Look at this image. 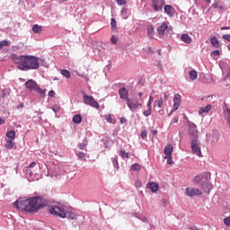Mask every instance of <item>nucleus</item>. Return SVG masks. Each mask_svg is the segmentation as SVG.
<instances>
[{
	"instance_id": "f257e3e1",
	"label": "nucleus",
	"mask_w": 230,
	"mask_h": 230,
	"mask_svg": "<svg viewBox=\"0 0 230 230\" xmlns=\"http://www.w3.org/2000/svg\"><path fill=\"white\" fill-rule=\"evenodd\" d=\"M13 208L19 211H28V213H37L41 208L46 206L44 198L31 197L30 199H19L13 203Z\"/></svg>"
},
{
	"instance_id": "f03ea898",
	"label": "nucleus",
	"mask_w": 230,
	"mask_h": 230,
	"mask_svg": "<svg viewBox=\"0 0 230 230\" xmlns=\"http://www.w3.org/2000/svg\"><path fill=\"white\" fill-rule=\"evenodd\" d=\"M48 211L50 213V215H54V217H58L59 218L76 220V215L73 208L61 203L49 206Z\"/></svg>"
},
{
	"instance_id": "7ed1b4c3",
	"label": "nucleus",
	"mask_w": 230,
	"mask_h": 230,
	"mask_svg": "<svg viewBox=\"0 0 230 230\" xmlns=\"http://www.w3.org/2000/svg\"><path fill=\"white\" fill-rule=\"evenodd\" d=\"M11 58L14 64L17 65L18 69L21 71H26V67L28 66V55L23 56V55H16L13 54L11 56Z\"/></svg>"
},
{
	"instance_id": "20e7f679",
	"label": "nucleus",
	"mask_w": 230,
	"mask_h": 230,
	"mask_svg": "<svg viewBox=\"0 0 230 230\" xmlns=\"http://www.w3.org/2000/svg\"><path fill=\"white\" fill-rule=\"evenodd\" d=\"M26 89H29V91H35L38 93V94H40V96H46V89L40 88L37 82H35L33 79H30L25 83Z\"/></svg>"
},
{
	"instance_id": "39448f33",
	"label": "nucleus",
	"mask_w": 230,
	"mask_h": 230,
	"mask_svg": "<svg viewBox=\"0 0 230 230\" xmlns=\"http://www.w3.org/2000/svg\"><path fill=\"white\" fill-rule=\"evenodd\" d=\"M40 62H42V59L35 56H28L26 71L39 69L40 67Z\"/></svg>"
},
{
	"instance_id": "423d86ee",
	"label": "nucleus",
	"mask_w": 230,
	"mask_h": 230,
	"mask_svg": "<svg viewBox=\"0 0 230 230\" xmlns=\"http://www.w3.org/2000/svg\"><path fill=\"white\" fill-rule=\"evenodd\" d=\"M190 146L192 153L195 154V155H198V157H202V151L200 150V141H199V138L197 137H194V138L192 139Z\"/></svg>"
},
{
	"instance_id": "0eeeda50",
	"label": "nucleus",
	"mask_w": 230,
	"mask_h": 230,
	"mask_svg": "<svg viewBox=\"0 0 230 230\" xmlns=\"http://www.w3.org/2000/svg\"><path fill=\"white\" fill-rule=\"evenodd\" d=\"M83 100L85 105H90V107H93L94 109H99L100 107L98 102H96L93 96L87 95L85 93H83Z\"/></svg>"
},
{
	"instance_id": "6e6552de",
	"label": "nucleus",
	"mask_w": 230,
	"mask_h": 230,
	"mask_svg": "<svg viewBox=\"0 0 230 230\" xmlns=\"http://www.w3.org/2000/svg\"><path fill=\"white\" fill-rule=\"evenodd\" d=\"M127 106L128 107L129 111L131 112H136L139 107H141L142 103L139 102V99H128L127 101Z\"/></svg>"
},
{
	"instance_id": "1a4fd4ad",
	"label": "nucleus",
	"mask_w": 230,
	"mask_h": 230,
	"mask_svg": "<svg viewBox=\"0 0 230 230\" xmlns=\"http://www.w3.org/2000/svg\"><path fill=\"white\" fill-rule=\"evenodd\" d=\"M204 179L206 181H209L211 179V173L205 172L200 174H198L193 178L192 181L194 182V184H200V182H202Z\"/></svg>"
},
{
	"instance_id": "9d476101",
	"label": "nucleus",
	"mask_w": 230,
	"mask_h": 230,
	"mask_svg": "<svg viewBox=\"0 0 230 230\" xmlns=\"http://www.w3.org/2000/svg\"><path fill=\"white\" fill-rule=\"evenodd\" d=\"M166 4L164 0H153L152 2V8L155 12H163V6Z\"/></svg>"
},
{
	"instance_id": "9b49d317",
	"label": "nucleus",
	"mask_w": 230,
	"mask_h": 230,
	"mask_svg": "<svg viewBox=\"0 0 230 230\" xmlns=\"http://www.w3.org/2000/svg\"><path fill=\"white\" fill-rule=\"evenodd\" d=\"M219 139H220V134H218V132L217 131H214L212 135H209L208 137H207V141L211 143V145H217Z\"/></svg>"
},
{
	"instance_id": "f8f14e48",
	"label": "nucleus",
	"mask_w": 230,
	"mask_h": 230,
	"mask_svg": "<svg viewBox=\"0 0 230 230\" xmlns=\"http://www.w3.org/2000/svg\"><path fill=\"white\" fill-rule=\"evenodd\" d=\"M119 96L120 100H123L124 102H127L130 99V97H128V90H127L125 87H120L119 89Z\"/></svg>"
},
{
	"instance_id": "ddd939ff",
	"label": "nucleus",
	"mask_w": 230,
	"mask_h": 230,
	"mask_svg": "<svg viewBox=\"0 0 230 230\" xmlns=\"http://www.w3.org/2000/svg\"><path fill=\"white\" fill-rule=\"evenodd\" d=\"M186 195L188 197H195V195H202V191L199 189H193V188H187L185 190Z\"/></svg>"
},
{
	"instance_id": "4468645a",
	"label": "nucleus",
	"mask_w": 230,
	"mask_h": 230,
	"mask_svg": "<svg viewBox=\"0 0 230 230\" xmlns=\"http://www.w3.org/2000/svg\"><path fill=\"white\" fill-rule=\"evenodd\" d=\"M164 13H166V15H168L169 17H173V15H175V9L170 4L165 5L164 7Z\"/></svg>"
},
{
	"instance_id": "2eb2a0df",
	"label": "nucleus",
	"mask_w": 230,
	"mask_h": 230,
	"mask_svg": "<svg viewBox=\"0 0 230 230\" xmlns=\"http://www.w3.org/2000/svg\"><path fill=\"white\" fill-rule=\"evenodd\" d=\"M168 30V22H164L157 27L158 35H164V32Z\"/></svg>"
},
{
	"instance_id": "dca6fc26",
	"label": "nucleus",
	"mask_w": 230,
	"mask_h": 230,
	"mask_svg": "<svg viewBox=\"0 0 230 230\" xmlns=\"http://www.w3.org/2000/svg\"><path fill=\"white\" fill-rule=\"evenodd\" d=\"M146 188H148V190H151V191L153 193H155L158 190H159V184L152 181V182H148L146 184Z\"/></svg>"
},
{
	"instance_id": "f3484780",
	"label": "nucleus",
	"mask_w": 230,
	"mask_h": 230,
	"mask_svg": "<svg viewBox=\"0 0 230 230\" xmlns=\"http://www.w3.org/2000/svg\"><path fill=\"white\" fill-rule=\"evenodd\" d=\"M201 188L205 191V193H209L212 190V185L209 181H203L201 183Z\"/></svg>"
},
{
	"instance_id": "a211bd4d",
	"label": "nucleus",
	"mask_w": 230,
	"mask_h": 230,
	"mask_svg": "<svg viewBox=\"0 0 230 230\" xmlns=\"http://www.w3.org/2000/svg\"><path fill=\"white\" fill-rule=\"evenodd\" d=\"M225 107H226V109L224 110V116H225V119H226L228 127L230 128V109L227 108V103H226V102H225Z\"/></svg>"
},
{
	"instance_id": "6ab92c4d",
	"label": "nucleus",
	"mask_w": 230,
	"mask_h": 230,
	"mask_svg": "<svg viewBox=\"0 0 230 230\" xmlns=\"http://www.w3.org/2000/svg\"><path fill=\"white\" fill-rule=\"evenodd\" d=\"M172 153H173V146L172 145H167L164 150V154L165 157L172 156Z\"/></svg>"
},
{
	"instance_id": "aec40b11",
	"label": "nucleus",
	"mask_w": 230,
	"mask_h": 230,
	"mask_svg": "<svg viewBox=\"0 0 230 230\" xmlns=\"http://www.w3.org/2000/svg\"><path fill=\"white\" fill-rule=\"evenodd\" d=\"M35 166H37V163L35 162L31 163L29 167H27L25 170L26 175H29V177H31V175H33V171H31V168H35Z\"/></svg>"
},
{
	"instance_id": "412c9836",
	"label": "nucleus",
	"mask_w": 230,
	"mask_h": 230,
	"mask_svg": "<svg viewBox=\"0 0 230 230\" xmlns=\"http://www.w3.org/2000/svg\"><path fill=\"white\" fill-rule=\"evenodd\" d=\"M211 107H212L211 104H208L207 106L200 108L199 111V115L208 114V112L211 111Z\"/></svg>"
},
{
	"instance_id": "4be33fe9",
	"label": "nucleus",
	"mask_w": 230,
	"mask_h": 230,
	"mask_svg": "<svg viewBox=\"0 0 230 230\" xmlns=\"http://www.w3.org/2000/svg\"><path fill=\"white\" fill-rule=\"evenodd\" d=\"M181 40L182 42H185V44H191V41H192L191 37H190L189 34H182L181 36Z\"/></svg>"
},
{
	"instance_id": "5701e85b",
	"label": "nucleus",
	"mask_w": 230,
	"mask_h": 230,
	"mask_svg": "<svg viewBox=\"0 0 230 230\" xmlns=\"http://www.w3.org/2000/svg\"><path fill=\"white\" fill-rule=\"evenodd\" d=\"M120 15L124 19H128V8H127V6L121 8Z\"/></svg>"
},
{
	"instance_id": "b1692460",
	"label": "nucleus",
	"mask_w": 230,
	"mask_h": 230,
	"mask_svg": "<svg viewBox=\"0 0 230 230\" xmlns=\"http://www.w3.org/2000/svg\"><path fill=\"white\" fill-rule=\"evenodd\" d=\"M189 132L190 134H191V136H194V137H196L195 136H197V125L190 124L189 128Z\"/></svg>"
},
{
	"instance_id": "393cba45",
	"label": "nucleus",
	"mask_w": 230,
	"mask_h": 230,
	"mask_svg": "<svg viewBox=\"0 0 230 230\" xmlns=\"http://www.w3.org/2000/svg\"><path fill=\"white\" fill-rule=\"evenodd\" d=\"M73 123H75V125H80L82 123V115L75 114L72 119Z\"/></svg>"
},
{
	"instance_id": "a878e982",
	"label": "nucleus",
	"mask_w": 230,
	"mask_h": 230,
	"mask_svg": "<svg viewBox=\"0 0 230 230\" xmlns=\"http://www.w3.org/2000/svg\"><path fill=\"white\" fill-rule=\"evenodd\" d=\"M210 43L212 44V46H214V48H220L218 39H217V37L215 36L210 39Z\"/></svg>"
},
{
	"instance_id": "bb28decb",
	"label": "nucleus",
	"mask_w": 230,
	"mask_h": 230,
	"mask_svg": "<svg viewBox=\"0 0 230 230\" xmlns=\"http://www.w3.org/2000/svg\"><path fill=\"white\" fill-rule=\"evenodd\" d=\"M147 37L149 39H154V26H147Z\"/></svg>"
},
{
	"instance_id": "cd10ccee",
	"label": "nucleus",
	"mask_w": 230,
	"mask_h": 230,
	"mask_svg": "<svg viewBox=\"0 0 230 230\" xmlns=\"http://www.w3.org/2000/svg\"><path fill=\"white\" fill-rule=\"evenodd\" d=\"M32 31H33V33H40L42 31V26H40L39 24L33 25Z\"/></svg>"
},
{
	"instance_id": "c85d7f7f",
	"label": "nucleus",
	"mask_w": 230,
	"mask_h": 230,
	"mask_svg": "<svg viewBox=\"0 0 230 230\" xmlns=\"http://www.w3.org/2000/svg\"><path fill=\"white\" fill-rule=\"evenodd\" d=\"M189 76H190V80H197V76H198V75H197V71L196 70H190V72H189Z\"/></svg>"
},
{
	"instance_id": "c756f323",
	"label": "nucleus",
	"mask_w": 230,
	"mask_h": 230,
	"mask_svg": "<svg viewBox=\"0 0 230 230\" xmlns=\"http://www.w3.org/2000/svg\"><path fill=\"white\" fill-rule=\"evenodd\" d=\"M163 103H164V101H163V98H161L160 100L155 101L154 105H155V107H157L158 109H162Z\"/></svg>"
},
{
	"instance_id": "7c9ffc66",
	"label": "nucleus",
	"mask_w": 230,
	"mask_h": 230,
	"mask_svg": "<svg viewBox=\"0 0 230 230\" xmlns=\"http://www.w3.org/2000/svg\"><path fill=\"white\" fill-rule=\"evenodd\" d=\"M60 73L65 78H71V73L67 69H62Z\"/></svg>"
},
{
	"instance_id": "2f4dec72",
	"label": "nucleus",
	"mask_w": 230,
	"mask_h": 230,
	"mask_svg": "<svg viewBox=\"0 0 230 230\" xmlns=\"http://www.w3.org/2000/svg\"><path fill=\"white\" fill-rule=\"evenodd\" d=\"M6 137H9V139L13 140L15 139V131H7L6 132Z\"/></svg>"
},
{
	"instance_id": "473e14b6",
	"label": "nucleus",
	"mask_w": 230,
	"mask_h": 230,
	"mask_svg": "<svg viewBox=\"0 0 230 230\" xmlns=\"http://www.w3.org/2000/svg\"><path fill=\"white\" fill-rule=\"evenodd\" d=\"M5 148H8V150H12V148H13V142L10 139H7L5 143Z\"/></svg>"
},
{
	"instance_id": "72a5a7b5",
	"label": "nucleus",
	"mask_w": 230,
	"mask_h": 230,
	"mask_svg": "<svg viewBox=\"0 0 230 230\" xmlns=\"http://www.w3.org/2000/svg\"><path fill=\"white\" fill-rule=\"evenodd\" d=\"M10 44H12V42L10 40L0 41V49H3V48H4V46H10Z\"/></svg>"
},
{
	"instance_id": "f704fd0d",
	"label": "nucleus",
	"mask_w": 230,
	"mask_h": 230,
	"mask_svg": "<svg viewBox=\"0 0 230 230\" xmlns=\"http://www.w3.org/2000/svg\"><path fill=\"white\" fill-rule=\"evenodd\" d=\"M131 170H133V172H139L141 165H139V164H134L131 165Z\"/></svg>"
},
{
	"instance_id": "c9c22d12",
	"label": "nucleus",
	"mask_w": 230,
	"mask_h": 230,
	"mask_svg": "<svg viewBox=\"0 0 230 230\" xmlns=\"http://www.w3.org/2000/svg\"><path fill=\"white\" fill-rule=\"evenodd\" d=\"M77 157L81 161H84V162L87 161V159L85 158V154H84V152L77 153Z\"/></svg>"
},
{
	"instance_id": "e433bc0d",
	"label": "nucleus",
	"mask_w": 230,
	"mask_h": 230,
	"mask_svg": "<svg viewBox=\"0 0 230 230\" xmlns=\"http://www.w3.org/2000/svg\"><path fill=\"white\" fill-rule=\"evenodd\" d=\"M111 30L112 31H116V19L111 18Z\"/></svg>"
},
{
	"instance_id": "4c0bfd02",
	"label": "nucleus",
	"mask_w": 230,
	"mask_h": 230,
	"mask_svg": "<svg viewBox=\"0 0 230 230\" xmlns=\"http://www.w3.org/2000/svg\"><path fill=\"white\" fill-rule=\"evenodd\" d=\"M111 163H112L114 168H119V164L118 163V158L112 157Z\"/></svg>"
},
{
	"instance_id": "58836bf2",
	"label": "nucleus",
	"mask_w": 230,
	"mask_h": 230,
	"mask_svg": "<svg viewBox=\"0 0 230 230\" xmlns=\"http://www.w3.org/2000/svg\"><path fill=\"white\" fill-rule=\"evenodd\" d=\"M143 115L146 116V118H148V116L152 115V108H148L147 110L144 111Z\"/></svg>"
},
{
	"instance_id": "ea45409f",
	"label": "nucleus",
	"mask_w": 230,
	"mask_h": 230,
	"mask_svg": "<svg viewBox=\"0 0 230 230\" xmlns=\"http://www.w3.org/2000/svg\"><path fill=\"white\" fill-rule=\"evenodd\" d=\"M173 103H177L181 105V95L176 94L173 98Z\"/></svg>"
},
{
	"instance_id": "a19ab883",
	"label": "nucleus",
	"mask_w": 230,
	"mask_h": 230,
	"mask_svg": "<svg viewBox=\"0 0 230 230\" xmlns=\"http://www.w3.org/2000/svg\"><path fill=\"white\" fill-rule=\"evenodd\" d=\"M119 155H120V157L128 159V153H127V152L124 151V150H120V151H119Z\"/></svg>"
},
{
	"instance_id": "79ce46f5",
	"label": "nucleus",
	"mask_w": 230,
	"mask_h": 230,
	"mask_svg": "<svg viewBox=\"0 0 230 230\" xmlns=\"http://www.w3.org/2000/svg\"><path fill=\"white\" fill-rule=\"evenodd\" d=\"M7 94H10V89L5 88V89H4L3 92H2V98H6V95H7Z\"/></svg>"
},
{
	"instance_id": "37998d69",
	"label": "nucleus",
	"mask_w": 230,
	"mask_h": 230,
	"mask_svg": "<svg viewBox=\"0 0 230 230\" xmlns=\"http://www.w3.org/2000/svg\"><path fill=\"white\" fill-rule=\"evenodd\" d=\"M154 102V97L153 96H149V100L147 102V109H152V103Z\"/></svg>"
},
{
	"instance_id": "c03bdc74",
	"label": "nucleus",
	"mask_w": 230,
	"mask_h": 230,
	"mask_svg": "<svg viewBox=\"0 0 230 230\" xmlns=\"http://www.w3.org/2000/svg\"><path fill=\"white\" fill-rule=\"evenodd\" d=\"M85 146H87V143L85 141H83V143L78 144L79 150H84V148H85Z\"/></svg>"
},
{
	"instance_id": "a18cd8bd",
	"label": "nucleus",
	"mask_w": 230,
	"mask_h": 230,
	"mask_svg": "<svg viewBox=\"0 0 230 230\" xmlns=\"http://www.w3.org/2000/svg\"><path fill=\"white\" fill-rule=\"evenodd\" d=\"M116 3L119 6H123L127 4V0H116Z\"/></svg>"
},
{
	"instance_id": "49530a36",
	"label": "nucleus",
	"mask_w": 230,
	"mask_h": 230,
	"mask_svg": "<svg viewBox=\"0 0 230 230\" xmlns=\"http://www.w3.org/2000/svg\"><path fill=\"white\" fill-rule=\"evenodd\" d=\"M137 218L141 220L142 222H148V219L145 216L138 215Z\"/></svg>"
},
{
	"instance_id": "de8ad7c7",
	"label": "nucleus",
	"mask_w": 230,
	"mask_h": 230,
	"mask_svg": "<svg viewBox=\"0 0 230 230\" xmlns=\"http://www.w3.org/2000/svg\"><path fill=\"white\" fill-rule=\"evenodd\" d=\"M111 44H117L118 43V38L116 36L112 35L111 38Z\"/></svg>"
},
{
	"instance_id": "09e8293b",
	"label": "nucleus",
	"mask_w": 230,
	"mask_h": 230,
	"mask_svg": "<svg viewBox=\"0 0 230 230\" xmlns=\"http://www.w3.org/2000/svg\"><path fill=\"white\" fill-rule=\"evenodd\" d=\"M220 55V50H214L211 52V57H218Z\"/></svg>"
},
{
	"instance_id": "8fccbe9b",
	"label": "nucleus",
	"mask_w": 230,
	"mask_h": 230,
	"mask_svg": "<svg viewBox=\"0 0 230 230\" xmlns=\"http://www.w3.org/2000/svg\"><path fill=\"white\" fill-rule=\"evenodd\" d=\"M146 136H148V132L146 130L142 131L141 133L142 139H146Z\"/></svg>"
},
{
	"instance_id": "3c124183",
	"label": "nucleus",
	"mask_w": 230,
	"mask_h": 230,
	"mask_svg": "<svg viewBox=\"0 0 230 230\" xmlns=\"http://www.w3.org/2000/svg\"><path fill=\"white\" fill-rule=\"evenodd\" d=\"M164 159H167V164H172V156H164Z\"/></svg>"
},
{
	"instance_id": "603ef678",
	"label": "nucleus",
	"mask_w": 230,
	"mask_h": 230,
	"mask_svg": "<svg viewBox=\"0 0 230 230\" xmlns=\"http://www.w3.org/2000/svg\"><path fill=\"white\" fill-rule=\"evenodd\" d=\"M168 98H170V93L169 92H165L164 93V100L166 102L168 100Z\"/></svg>"
},
{
	"instance_id": "864d4df0",
	"label": "nucleus",
	"mask_w": 230,
	"mask_h": 230,
	"mask_svg": "<svg viewBox=\"0 0 230 230\" xmlns=\"http://www.w3.org/2000/svg\"><path fill=\"white\" fill-rule=\"evenodd\" d=\"M119 123H120L121 125H125V123H127V119H126L125 117H121V118L119 119Z\"/></svg>"
},
{
	"instance_id": "5fc2aeb1",
	"label": "nucleus",
	"mask_w": 230,
	"mask_h": 230,
	"mask_svg": "<svg viewBox=\"0 0 230 230\" xmlns=\"http://www.w3.org/2000/svg\"><path fill=\"white\" fill-rule=\"evenodd\" d=\"M224 223H225L226 226H230V217H226L224 219Z\"/></svg>"
},
{
	"instance_id": "6e6d98bb",
	"label": "nucleus",
	"mask_w": 230,
	"mask_h": 230,
	"mask_svg": "<svg viewBox=\"0 0 230 230\" xmlns=\"http://www.w3.org/2000/svg\"><path fill=\"white\" fill-rule=\"evenodd\" d=\"M223 39L224 40H227L228 42H230V34H224Z\"/></svg>"
},
{
	"instance_id": "4d7b16f0",
	"label": "nucleus",
	"mask_w": 230,
	"mask_h": 230,
	"mask_svg": "<svg viewBox=\"0 0 230 230\" xmlns=\"http://www.w3.org/2000/svg\"><path fill=\"white\" fill-rule=\"evenodd\" d=\"M105 119L108 123H111L112 122V117H111V115H106Z\"/></svg>"
},
{
	"instance_id": "13d9d810",
	"label": "nucleus",
	"mask_w": 230,
	"mask_h": 230,
	"mask_svg": "<svg viewBox=\"0 0 230 230\" xmlns=\"http://www.w3.org/2000/svg\"><path fill=\"white\" fill-rule=\"evenodd\" d=\"M135 186H136V188H141V186H142V183H141V181H137L136 182H135Z\"/></svg>"
},
{
	"instance_id": "bf43d9fd",
	"label": "nucleus",
	"mask_w": 230,
	"mask_h": 230,
	"mask_svg": "<svg viewBox=\"0 0 230 230\" xmlns=\"http://www.w3.org/2000/svg\"><path fill=\"white\" fill-rule=\"evenodd\" d=\"M49 96L50 98H54V97H55V91H53V90L49 91Z\"/></svg>"
},
{
	"instance_id": "052dcab7",
	"label": "nucleus",
	"mask_w": 230,
	"mask_h": 230,
	"mask_svg": "<svg viewBox=\"0 0 230 230\" xmlns=\"http://www.w3.org/2000/svg\"><path fill=\"white\" fill-rule=\"evenodd\" d=\"M142 98H143V92H140V93H138V98H135V99H136V100H139V102H141Z\"/></svg>"
},
{
	"instance_id": "680f3d73",
	"label": "nucleus",
	"mask_w": 230,
	"mask_h": 230,
	"mask_svg": "<svg viewBox=\"0 0 230 230\" xmlns=\"http://www.w3.org/2000/svg\"><path fill=\"white\" fill-rule=\"evenodd\" d=\"M52 111H54V112H58V111H60V107H58V106H54L53 108H52Z\"/></svg>"
},
{
	"instance_id": "e2e57ef3",
	"label": "nucleus",
	"mask_w": 230,
	"mask_h": 230,
	"mask_svg": "<svg viewBox=\"0 0 230 230\" xmlns=\"http://www.w3.org/2000/svg\"><path fill=\"white\" fill-rule=\"evenodd\" d=\"M180 106H181V104L173 103V109H172V111H177Z\"/></svg>"
},
{
	"instance_id": "0e129e2a",
	"label": "nucleus",
	"mask_w": 230,
	"mask_h": 230,
	"mask_svg": "<svg viewBox=\"0 0 230 230\" xmlns=\"http://www.w3.org/2000/svg\"><path fill=\"white\" fill-rule=\"evenodd\" d=\"M157 67H159V69H163V65L161 64V60L157 61Z\"/></svg>"
},
{
	"instance_id": "69168bd1",
	"label": "nucleus",
	"mask_w": 230,
	"mask_h": 230,
	"mask_svg": "<svg viewBox=\"0 0 230 230\" xmlns=\"http://www.w3.org/2000/svg\"><path fill=\"white\" fill-rule=\"evenodd\" d=\"M213 8H218V2H216L212 4Z\"/></svg>"
},
{
	"instance_id": "338daca9",
	"label": "nucleus",
	"mask_w": 230,
	"mask_h": 230,
	"mask_svg": "<svg viewBox=\"0 0 230 230\" xmlns=\"http://www.w3.org/2000/svg\"><path fill=\"white\" fill-rule=\"evenodd\" d=\"M0 125H4V119H3V118L0 117Z\"/></svg>"
},
{
	"instance_id": "774afa93",
	"label": "nucleus",
	"mask_w": 230,
	"mask_h": 230,
	"mask_svg": "<svg viewBox=\"0 0 230 230\" xmlns=\"http://www.w3.org/2000/svg\"><path fill=\"white\" fill-rule=\"evenodd\" d=\"M22 107H24V104L23 103H21L17 106V109H22Z\"/></svg>"
}]
</instances>
